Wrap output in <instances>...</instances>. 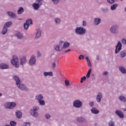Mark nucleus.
<instances>
[{
	"instance_id": "nucleus-6",
	"label": "nucleus",
	"mask_w": 126,
	"mask_h": 126,
	"mask_svg": "<svg viewBox=\"0 0 126 126\" xmlns=\"http://www.w3.org/2000/svg\"><path fill=\"white\" fill-rule=\"evenodd\" d=\"M74 107L76 108H80L82 106V103L80 100H76L74 101Z\"/></svg>"
},
{
	"instance_id": "nucleus-52",
	"label": "nucleus",
	"mask_w": 126,
	"mask_h": 126,
	"mask_svg": "<svg viewBox=\"0 0 126 126\" xmlns=\"http://www.w3.org/2000/svg\"><path fill=\"white\" fill-rule=\"evenodd\" d=\"M86 77L84 76L83 78H81V80H86Z\"/></svg>"
},
{
	"instance_id": "nucleus-21",
	"label": "nucleus",
	"mask_w": 126,
	"mask_h": 126,
	"mask_svg": "<svg viewBox=\"0 0 126 126\" xmlns=\"http://www.w3.org/2000/svg\"><path fill=\"white\" fill-rule=\"evenodd\" d=\"M120 57L124 58L126 57V51H123L121 52Z\"/></svg>"
},
{
	"instance_id": "nucleus-54",
	"label": "nucleus",
	"mask_w": 126,
	"mask_h": 126,
	"mask_svg": "<svg viewBox=\"0 0 126 126\" xmlns=\"http://www.w3.org/2000/svg\"><path fill=\"white\" fill-rule=\"evenodd\" d=\"M86 60H87V62H88V61H90L88 57H86Z\"/></svg>"
},
{
	"instance_id": "nucleus-12",
	"label": "nucleus",
	"mask_w": 126,
	"mask_h": 126,
	"mask_svg": "<svg viewBox=\"0 0 126 126\" xmlns=\"http://www.w3.org/2000/svg\"><path fill=\"white\" fill-rule=\"evenodd\" d=\"M102 98V94L101 93H99L97 94L96 96V100L97 102H100L101 101V99Z\"/></svg>"
},
{
	"instance_id": "nucleus-5",
	"label": "nucleus",
	"mask_w": 126,
	"mask_h": 126,
	"mask_svg": "<svg viewBox=\"0 0 126 126\" xmlns=\"http://www.w3.org/2000/svg\"><path fill=\"white\" fill-rule=\"evenodd\" d=\"M122 44L120 41H118L117 45L116 46L115 54H118L120 50L122 49Z\"/></svg>"
},
{
	"instance_id": "nucleus-11",
	"label": "nucleus",
	"mask_w": 126,
	"mask_h": 126,
	"mask_svg": "<svg viewBox=\"0 0 126 126\" xmlns=\"http://www.w3.org/2000/svg\"><path fill=\"white\" fill-rule=\"evenodd\" d=\"M115 114L121 118H123L124 117L123 113L121 111L116 110L115 111Z\"/></svg>"
},
{
	"instance_id": "nucleus-23",
	"label": "nucleus",
	"mask_w": 126,
	"mask_h": 126,
	"mask_svg": "<svg viewBox=\"0 0 126 126\" xmlns=\"http://www.w3.org/2000/svg\"><path fill=\"white\" fill-rule=\"evenodd\" d=\"M16 36L20 39H22L23 38V34L20 32H17L16 33Z\"/></svg>"
},
{
	"instance_id": "nucleus-29",
	"label": "nucleus",
	"mask_w": 126,
	"mask_h": 126,
	"mask_svg": "<svg viewBox=\"0 0 126 126\" xmlns=\"http://www.w3.org/2000/svg\"><path fill=\"white\" fill-rule=\"evenodd\" d=\"M84 121H85L84 119L81 117H78V118L77 119V121L80 123L84 122Z\"/></svg>"
},
{
	"instance_id": "nucleus-10",
	"label": "nucleus",
	"mask_w": 126,
	"mask_h": 126,
	"mask_svg": "<svg viewBox=\"0 0 126 126\" xmlns=\"http://www.w3.org/2000/svg\"><path fill=\"white\" fill-rule=\"evenodd\" d=\"M35 62H36V59L35 58V56H34V55H32V56L30 60V64L32 65H33L35 63Z\"/></svg>"
},
{
	"instance_id": "nucleus-27",
	"label": "nucleus",
	"mask_w": 126,
	"mask_h": 126,
	"mask_svg": "<svg viewBox=\"0 0 126 126\" xmlns=\"http://www.w3.org/2000/svg\"><path fill=\"white\" fill-rule=\"evenodd\" d=\"M118 4H114L111 6V9L112 10H114L116 9V8L118 7Z\"/></svg>"
},
{
	"instance_id": "nucleus-30",
	"label": "nucleus",
	"mask_w": 126,
	"mask_h": 126,
	"mask_svg": "<svg viewBox=\"0 0 126 126\" xmlns=\"http://www.w3.org/2000/svg\"><path fill=\"white\" fill-rule=\"evenodd\" d=\"M60 45H56L55 46H54V50L57 51H61V50L60 49Z\"/></svg>"
},
{
	"instance_id": "nucleus-15",
	"label": "nucleus",
	"mask_w": 126,
	"mask_h": 126,
	"mask_svg": "<svg viewBox=\"0 0 126 126\" xmlns=\"http://www.w3.org/2000/svg\"><path fill=\"white\" fill-rule=\"evenodd\" d=\"M7 14L11 18H15L16 16V14L14 12H12L8 11Z\"/></svg>"
},
{
	"instance_id": "nucleus-3",
	"label": "nucleus",
	"mask_w": 126,
	"mask_h": 126,
	"mask_svg": "<svg viewBox=\"0 0 126 126\" xmlns=\"http://www.w3.org/2000/svg\"><path fill=\"white\" fill-rule=\"evenodd\" d=\"M11 63L12 64V65L15 66L16 67H19V59L17 56H13V60H11Z\"/></svg>"
},
{
	"instance_id": "nucleus-31",
	"label": "nucleus",
	"mask_w": 126,
	"mask_h": 126,
	"mask_svg": "<svg viewBox=\"0 0 126 126\" xmlns=\"http://www.w3.org/2000/svg\"><path fill=\"white\" fill-rule=\"evenodd\" d=\"M92 71V70L91 68H90V69L89 70V71H88V73L87 74V76H86L87 78H90V74H91Z\"/></svg>"
},
{
	"instance_id": "nucleus-50",
	"label": "nucleus",
	"mask_w": 126,
	"mask_h": 126,
	"mask_svg": "<svg viewBox=\"0 0 126 126\" xmlns=\"http://www.w3.org/2000/svg\"><path fill=\"white\" fill-rule=\"evenodd\" d=\"M94 105V102H90V106H91V107H93Z\"/></svg>"
},
{
	"instance_id": "nucleus-7",
	"label": "nucleus",
	"mask_w": 126,
	"mask_h": 126,
	"mask_svg": "<svg viewBox=\"0 0 126 126\" xmlns=\"http://www.w3.org/2000/svg\"><path fill=\"white\" fill-rule=\"evenodd\" d=\"M39 109V108L36 106L33 107V111L31 113V114L34 117H37L38 116V114L37 112H35L37 111Z\"/></svg>"
},
{
	"instance_id": "nucleus-20",
	"label": "nucleus",
	"mask_w": 126,
	"mask_h": 126,
	"mask_svg": "<svg viewBox=\"0 0 126 126\" xmlns=\"http://www.w3.org/2000/svg\"><path fill=\"white\" fill-rule=\"evenodd\" d=\"M0 67L2 69H7L8 68L9 66L6 65V64H3V63H1V64H0Z\"/></svg>"
},
{
	"instance_id": "nucleus-38",
	"label": "nucleus",
	"mask_w": 126,
	"mask_h": 126,
	"mask_svg": "<svg viewBox=\"0 0 126 126\" xmlns=\"http://www.w3.org/2000/svg\"><path fill=\"white\" fill-rule=\"evenodd\" d=\"M65 85H66V86H70L69 82L68 81H67V80H65Z\"/></svg>"
},
{
	"instance_id": "nucleus-14",
	"label": "nucleus",
	"mask_w": 126,
	"mask_h": 126,
	"mask_svg": "<svg viewBox=\"0 0 126 126\" xmlns=\"http://www.w3.org/2000/svg\"><path fill=\"white\" fill-rule=\"evenodd\" d=\"M24 12V9L23 7H19V9L17 11V13L19 15H20L22 13H23Z\"/></svg>"
},
{
	"instance_id": "nucleus-62",
	"label": "nucleus",
	"mask_w": 126,
	"mask_h": 126,
	"mask_svg": "<svg viewBox=\"0 0 126 126\" xmlns=\"http://www.w3.org/2000/svg\"><path fill=\"white\" fill-rule=\"evenodd\" d=\"M10 126L9 125H6V126Z\"/></svg>"
},
{
	"instance_id": "nucleus-18",
	"label": "nucleus",
	"mask_w": 126,
	"mask_h": 126,
	"mask_svg": "<svg viewBox=\"0 0 126 126\" xmlns=\"http://www.w3.org/2000/svg\"><path fill=\"white\" fill-rule=\"evenodd\" d=\"M12 24V23L11 21H8L7 22H6L4 25V27L5 28H8Z\"/></svg>"
},
{
	"instance_id": "nucleus-37",
	"label": "nucleus",
	"mask_w": 126,
	"mask_h": 126,
	"mask_svg": "<svg viewBox=\"0 0 126 126\" xmlns=\"http://www.w3.org/2000/svg\"><path fill=\"white\" fill-rule=\"evenodd\" d=\"M107 2L109 4H113L115 2L114 0H107Z\"/></svg>"
},
{
	"instance_id": "nucleus-46",
	"label": "nucleus",
	"mask_w": 126,
	"mask_h": 126,
	"mask_svg": "<svg viewBox=\"0 0 126 126\" xmlns=\"http://www.w3.org/2000/svg\"><path fill=\"white\" fill-rule=\"evenodd\" d=\"M87 25L86 21H83V26L85 27Z\"/></svg>"
},
{
	"instance_id": "nucleus-2",
	"label": "nucleus",
	"mask_w": 126,
	"mask_h": 126,
	"mask_svg": "<svg viewBox=\"0 0 126 126\" xmlns=\"http://www.w3.org/2000/svg\"><path fill=\"white\" fill-rule=\"evenodd\" d=\"M76 33L78 35L84 34L86 32V30L83 27H77L75 30Z\"/></svg>"
},
{
	"instance_id": "nucleus-26",
	"label": "nucleus",
	"mask_w": 126,
	"mask_h": 126,
	"mask_svg": "<svg viewBox=\"0 0 126 126\" xmlns=\"http://www.w3.org/2000/svg\"><path fill=\"white\" fill-rule=\"evenodd\" d=\"M16 116L18 118L20 119L22 117V113L21 112L17 111L16 113Z\"/></svg>"
},
{
	"instance_id": "nucleus-61",
	"label": "nucleus",
	"mask_w": 126,
	"mask_h": 126,
	"mask_svg": "<svg viewBox=\"0 0 126 126\" xmlns=\"http://www.w3.org/2000/svg\"><path fill=\"white\" fill-rule=\"evenodd\" d=\"M124 111H126V109H124Z\"/></svg>"
},
{
	"instance_id": "nucleus-42",
	"label": "nucleus",
	"mask_w": 126,
	"mask_h": 126,
	"mask_svg": "<svg viewBox=\"0 0 126 126\" xmlns=\"http://www.w3.org/2000/svg\"><path fill=\"white\" fill-rule=\"evenodd\" d=\"M122 43L123 44H126V39H125V38H123L122 39Z\"/></svg>"
},
{
	"instance_id": "nucleus-39",
	"label": "nucleus",
	"mask_w": 126,
	"mask_h": 126,
	"mask_svg": "<svg viewBox=\"0 0 126 126\" xmlns=\"http://www.w3.org/2000/svg\"><path fill=\"white\" fill-rule=\"evenodd\" d=\"M61 22V20L59 18H56L55 19V23H56V24H59Z\"/></svg>"
},
{
	"instance_id": "nucleus-43",
	"label": "nucleus",
	"mask_w": 126,
	"mask_h": 126,
	"mask_svg": "<svg viewBox=\"0 0 126 126\" xmlns=\"http://www.w3.org/2000/svg\"><path fill=\"white\" fill-rule=\"evenodd\" d=\"M52 1H53V3L54 4H58L59 3V0H52Z\"/></svg>"
},
{
	"instance_id": "nucleus-16",
	"label": "nucleus",
	"mask_w": 126,
	"mask_h": 126,
	"mask_svg": "<svg viewBox=\"0 0 126 126\" xmlns=\"http://www.w3.org/2000/svg\"><path fill=\"white\" fill-rule=\"evenodd\" d=\"M91 112L93 114H98L99 112V111L97 109H96L94 108H92Z\"/></svg>"
},
{
	"instance_id": "nucleus-40",
	"label": "nucleus",
	"mask_w": 126,
	"mask_h": 126,
	"mask_svg": "<svg viewBox=\"0 0 126 126\" xmlns=\"http://www.w3.org/2000/svg\"><path fill=\"white\" fill-rule=\"evenodd\" d=\"M10 124L12 126H15L17 124L14 121L11 122Z\"/></svg>"
},
{
	"instance_id": "nucleus-13",
	"label": "nucleus",
	"mask_w": 126,
	"mask_h": 126,
	"mask_svg": "<svg viewBox=\"0 0 126 126\" xmlns=\"http://www.w3.org/2000/svg\"><path fill=\"white\" fill-rule=\"evenodd\" d=\"M27 62V60L26 57H23V58L21 59V64L22 65H24Z\"/></svg>"
},
{
	"instance_id": "nucleus-17",
	"label": "nucleus",
	"mask_w": 126,
	"mask_h": 126,
	"mask_svg": "<svg viewBox=\"0 0 126 126\" xmlns=\"http://www.w3.org/2000/svg\"><path fill=\"white\" fill-rule=\"evenodd\" d=\"M101 22V19L98 18H96L94 19V24L96 25H98Z\"/></svg>"
},
{
	"instance_id": "nucleus-9",
	"label": "nucleus",
	"mask_w": 126,
	"mask_h": 126,
	"mask_svg": "<svg viewBox=\"0 0 126 126\" xmlns=\"http://www.w3.org/2000/svg\"><path fill=\"white\" fill-rule=\"evenodd\" d=\"M41 4H42L41 2H38V3H34L32 4V6L35 10H37L39 9L40 5H41Z\"/></svg>"
},
{
	"instance_id": "nucleus-32",
	"label": "nucleus",
	"mask_w": 126,
	"mask_h": 126,
	"mask_svg": "<svg viewBox=\"0 0 126 126\" xmlns=\"http://www.w3.org/2000/svg\"><path fill=\"white\" fill-rule=\"evenodd\" d=\"M119 99H120V101H124V102H126V98L124 97L123 96H120L119 97Z\"/></svg>"
},
{
	"instance_id": "nucleus-55",
	"label": "nucleus",
	"mask_w": 126,
	"mask_h": 126,
	"mask_svg": "<svg viewBox=\"0 0 126 126\" xmlns=\"http://www.w3.org/2000/svg\"><path fill=\"white\" fill-rule=\"evenodd\" d=\"M38 57H40L41 56V53H40V52H38Z\"/></svg>"
},
{
	"instance_id": "nucleus-49",
	"label": "nucleus",
	"mask_w": 126,
	"mask_h": 126,
	"mask_svg": "<svg viewBox=\"0 0 126 126\" xmlns=\"http://www.w3.org/2000/svg\"><path fill=\"white\" fill-rule=\"evenodd\" d=\"M45 117L47 119H48L51 117V116L49 114H47L46 115Z\"/></svg>"
},
{
	"instance_id": "nucleus-33",
	"label": "nucleus",
	"mask_w": 126,
	"mask_h": 126,
	"mask_svg": "<svg viewBox=\"0 0 126 126\" xmlns=\"http://www.w3.org/2000/svg\"><path fill=\"white\" fill-rule=\"evenodd\" d=\"M27 24H28L29 25L30 24H32V19H29L27 20Z\"/></svg>"
},
{
	"instance_id": "nucleus-36",
	"label": "nucleus",
	"mask_w": 126,
	"mask_h": 126,
	"mask_svg": "<svg viewBox=\"0 0 126 126\" xmlns=\"http://www.w3.org/2000/svg\"><path fill=\"white\" fill-rule=\"evenodd\" d=\"M39 103H40V104L41 105H45V102L43 100H39Z\"/></svg>"
},
{
	"instance_id": "nucleus-47",
	"label": "nucleus",
	"mask_w": 126,
	"mask_h": 126,
	"mask_svg": "<svg viewBox=\"0 0 126 126\" xmlns=\"http://www.w3.org/2000/svg\"><path fill=\"white\" fill-rule=\"evenodd\" d=\"M82 59H84V56L83 55H80V57H79V60H81Z\"/></svg>"
},
{
	"instance_id": "nucleus-44",
	"label": "nucleus",
	"mask_w": 126,
	"mask_h": 126,
	"mask_svg": "<svg viewBox=\"0 0 126 126\" xmlns=\"http://www.w3.org/2000/svg\"><path fill=\"white\" fill-rule=\"evenodd\" d=\"M87 63H88V65H89V66L90 67L92 66V64L90 60L89 61H87Z\"/></svg>"
},
{
	"instance_id": "nucleus-58",
	"label": "nucleus",
	"mask_w": 126,
	"mask_h": 126,
	"mask_svg": "<svg viewBox=\"0 0 126 126\" xmlns=\"http://www.w3.org/2000/svg\"><path fill=\"white\" fill-rule=\"evenodd\" d=\"M80 82L82 83L83 82V80H81Z\"/></svg>"
},
{
	"instance_id": "nucleus-45",
	"label": "nucleus",
	"mask_w": 126,
	"mask_h": 126,
	"mask_svg": "<svg viewBox=\"0 0 126 126\" xmlns=\"http://www.w3.org/2000/svg\"><path fill=\"white\" fill-rule=\"evenodd\" d=\"M24 126H31V124L29 123H26L24 124Z\"/></svg>"
},
{
	"instance_id": "nucleus-51",
	"label": "nucleus",
	"mask_w": 126,
	"mask_h": 126,
	"mask_svg": "<svg viewBox=\"0 0 126 126\" xmlns=\"http://www.w3.org/2000/svg\"><path fill=\"white\" fill-rule=\"evenodd\" d=\"M52 67L53 68H55V67H56V63H52Z\"/></svg>"
},
{
	"instance_id": "nucleus-22",
	"label": "nucleus",
	"mask_w": 126,
	"mask_h": 126,
	"mask_svg": "<svg viewBox=\"0 0 126 126\" xmlns=\"http://www.w3.org/2000/svg\"><path fill=\"white\" fill-rule=\"evenodd\" d=\"M70 43L67 42H65L63 45V49H66L69 46Z\"/></svg>"
},
{
	"instance_id": "nucleus-28",
	"label": "nucleus",
	"mask_w": 126,
	"mask_h": 126,
	"mask_svg": "<svg viewBox=\"0 0 126 126\" xmlns=\"http://www.w3.org/2000/svg\"><path fill=\"white\" fill-rule=\"evenodd\" d=\"M7 31L8 29L4 27L3 29L2 30V33L3 34H5L7 32Z\"/></svg>"
},
{
	"instance_id": "nucleus-1",
	"label": "nucleus",
	"mask_w": 126,
	"mask_h": 126,
	"mask_svg": "<svg viewBox=\"0 0 126 126\" xmlns=\"http://www.w3.org/2000/svg\"><path fill=\"white\" fill-rule=\"evenodd\" d=\"M13 79L16 81V85H19L18 87L20 89L23 91H27L28 89L26 88V86L25 85H23V84H20L21 81L20 79L19 78V77H17V76H14L13 77Z\"/></svg>"
},
{
	"instance_id": "nucleus-59",
	"label": "nucleus",
	"mask_w": 126,
	"mask_h": 126,
	"mask_svg": "<svg viewBox=\"0 0 126 126\" xmlns=\"http://www.w3.org/2000/svg\"><path fill=\"white\" fill-rule=\"evenodd\" d=\"M2 96V94L0 93V97Z\"/></svg>"
},
{
	"instance_id": "nucleus-4",
	"label": "nucleus",
	"mask_w": 126,
	"mask_h": 126,
	"mask_svg": "<svg viewBox=\"0 0 126 126\" xmlns=\"http://www.w3.org/2000/svg\"><path fill=\"white\" fill-rule=\"evenodd\" d=\"M16 105L15 102H9L5 104V107L7 109H12L15 107Z\"/></svg>"
},
{
	"instance_id": "nucleus-56",
	"label": "nucleus",
	"mask_w": 126,
	"mask_h": 126,
	"mask_svg": "<svg viewBox=\"0 0 126 126\" xmlns=\"http://www.w3.org/2000/svg\"><path fill=\"white\" fill-rule=\"evenodd\" d=\"M96 60H99V56H97V57H96Z\"/></svg>"
},
{
	"instance_id": "nucleus-35",
	"label": "nucleus",
	"mask_w": 126,
	"mask_h": 126,
	"mask_svg": "<svg viewBox=\"0 0 126 126\" xmlns=\"http://www.w3.org/2000/svg\"><path fill=\"white\" fill-rule=\"evenodd\" d=\"M29 27V25L28 23H25L24 24V28L25 29V30H27Z\"/></svg>"
},
{
	"instance_id": "nucleus-41",
	"label": "nucleus",
	"mask_w": 126,
	"mask_h": 126,
	"mask_svg": "<svg viewBox=\"0 0 126 126\" xmlns=\"http://www.w3.org/2000/svg\"><path fill=\"white\" fill-rule=\"evenodd\" d=\"M114 123L112 121H110L108 124L109 126H114Z\"/></svg>"
},
{
	"instance_id": "nucleus-19",
	"label": "nucleus",
	"mask_w": 126,
	"mask_h": 126,
	"mask_svg": "<svg viewBox=\"0 0 126 126\" xmlns=\"http://www.w3.org/2000/svg\"><path fill=\"white\" fill-rule=\"evenodd\" d=\"M41 30L40 29H38L37 31V33H36V35L35 38H38L41 36Z\"/></svg>"
},
{
	"instance_id": "nucleus-57",
	"label": "nucleus",
	"mask_w": 126,
	"mask_h": 126,
	"mask_svg": "<svg viewBox=\"0 0 126 126\" xmlns=\"http://www.w3.org/2000/svg\"><path fill=\"white\" fill-rule=\"evenodd\" d=\"M38 3H41V1H42V0H37Z\"/></svg>"
},
{
	"instance_id": "nucleus-8",
	"label": "nucleus",
	"mask_w": 126,
	"mask_h": 126,
	"mask_svg": "<svg viewBox=\"0 0 126 126\" xmlns=\"http://www.w3.org/2000/svg\"><path fill=\"white\" fill-rule=\"evenodd\" d=\"M110 32L112 33H115L117 32V26L114 25L110 28Z\"/></svg>"
},
{
	"instance_id": "nucleus-53",
	"label": "nucleus",
	"mask_w": 126,
	"mask_h": 126,
	"mask_svg": "<svg viewBox=\"0 0 126 126\" xmlns=\"http://www.w3.org/2000/svg\"><path fill=\"white\" fill-rule=\"evenodd\" d=\"M71 51V49H68L66 51H65V53H68L69 52H70Z\"/></svg>"
},
{
	"instance_id": "nucleus-24",
	"label": "nucleus",
	"mask_w": 126,
	"mask_h": 126,
	"mask_svg": "<svg viewBox=\"0 0 126 126\" xmlns=\"http://www.w3.org/2000/svg\"><path fill=\"white\" fill-rule=\"evenodd\" d=\"M44 75L45 76H47L48 75L50 76H53V73L52 72H44Z\"/></svg>"
},
{
	"instance_id": "nucleus-25",
	"label": "nucleus",
	"mask_w": 126,
	"mask_h": 126,
	"mask_svg": "<svg viewBox=\"0 0 126 126\" xmlns=\"http://www.w3.org/2000/svg\"><path fill=\"white\" fill-rule=\"evenodd\" d=\"M119 70L123 74L126 73V70L123 67H119Z\"/></svg>"
},
{
	"instance_id": "nucleus-34",
	"label": "nucleus",
	"mask_w": 126,
	"mask_h": 126,
	"mask_svg": "<svg viewBox=\"0 0 126 126\" xmlns=\"http://www.w3.org/2000/svg\"><path fill=\"white\" fill-rule=\"evenodd\" d=\"M43 97L42 95L40 94L36 97V99L38 100H41V99H43Z\"/></svg>"
},
{
	"instance_id": "nucleus-60",
	"label": "nucleus",
	"mask_w": 126,
	"mask_h": 126,
	"mask_svg": "<svg viewBox=\"0 0 126 126\" xmlns=\"http://www.w3.org/2000/svg\"><path fill=\"white\" fill-rule=\"evenodd\" d=\"M125 12H126V7L125 8Z\"/></svg>"
},
{
	"instance_id": "nucleus-48",
	"label": "nucleus",
	"mask_w": 126,
	"mask_h": 126,
	"mask_svg": "<svg viewBox=\"0 0 126 126\" xmlns=\"http://www.w3.org/2000/svg\"><path fill=\"white\" fill-rule=\"evenodd\" d=\"M108 72H107L106 71H105L104 72H103V73H102L103 75H106L107 74H108Z\"/></svg>"
}]
</instances>
